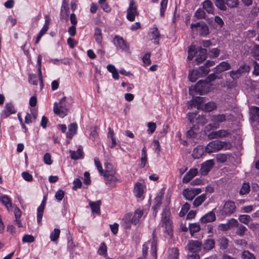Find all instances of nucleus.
Segmentation results:
<instances>
[{
  "instance_id": "13",
  "label": "nucleus",
  "mask_w": 259,
  "mask_h": 259,
  "mask_svg": "<svg viewBox=\"0 0 259 259\" xmlns=\"http://www.w3.org/2000/svg\"><path fill=\"white\" fill-rule=\"evenodd\" d=\"M136 14H137V6L134 1H131L127 10L126 18L129 21H134Z\"/></svg>"
},
{
  "instance_id": "59",
  "label": "nucleus",
  "mask_w": 259,
  "mask_h": 259,
  "mask_svg": "<svg viewBox=\"0 0 259 259\" xmlns=\"http://www.w3.org/2000/svg\"><path fill=\"white\" fill-rule=\"evenodd\" d=\"M148 129L147 132L149 134H152L155 131L156 125V123L152 122H149L147 123Z\"/></svg>"
},
{
  "instance_id": "18",
  "label": "nucleus",
  "mask_w": 259,
  "mask_h": 259,
  "mask_svg": "<svg viewBox=\"0 0 259 259\" xmlns=\"http://www.w3.org/2000/svg\"><path fill=\"white\" fill-rule=\"evenodd\" d=\"M230 135V133L228 130H221L211 132L208 135V137L210 139H217L219 138L227 137Z\"/></svg>"
},
{
  "instance_id": "58",
  "label": "nucleus",
  "mask_w": 259,
  "mask_h": 259,
  "mask_svg": "<svg viewBox=\"0 0 259 259\" xmlns=\"http://www.w3.org/2000/svg\"><path fill=\"white\" fill-rule=\"evenodd\" d=\"M241 257L242 259H255V257L253 254L250 253L248 250H245L242 252Z\"/></svg>"
},
{
  "instance_id": "16",
  "label": "nucleus",
  "mask_w": 259,
  "mask_h": 259,
  "mask_svg": "<svg viewBox=\"0 0 259 259\" xmlns=\"http://www.w3.org/2000/svg\"><path fill=\"white\" fill-rule=\"evenodd\" d=\"M16 112L14 106L12 103H6L5 109L1 113V117L3 118H6L10 115L15 113Z\"/></svg>"
},
{
  "instance_id": "5",
  "label": "nucleus",
  "mask_w": 259,
  "mask_h": 259,
  "mask_svg": "<svg viewBox=\"0 0 259 259\" xmlns=\"http://www.w3.org/2000/svg\"><path fill=\"white\" fill-rule=\"evenodd\" d=\"M210 71L204 65L201 66L197 69H194L189 72L188 77L191 82H195L199 77L206 75Z\"/></svg>"
},
{
  "instance_id": "24",
  "label": "nucleus",
  "mask_w": 259,
  "mask_h": 259,
  "mask_svg": "<svg viewBox=\"0 0 259 259\" xmlns=\"http://www.w3.org/2000/svg\"><path fill=\"white\" fill-rule=\"evenodd\" d=\"M144 214V212L142 209L140 208L137 209L134 211V214H132V219H133V224L136 225L138 224L140 221L142 217Z\"/></svg>"
},
{
  "instance_id": "35",
  "label": "nucleus",
  "mask_w": 259,
  "mask_h": 259,
  "mask_svg": "<svg viewBox=\"0 0 259 259\" xmlns=\"http://www.w3.org/2000/svg\"><path fill=\"white\" fill-rule=\"evenodd\" d=\"M202 109L205 112H210L217 108L216 104L213 102H209L202 106Z\"/></svg>"
},
{
  "instance_id": "55",
  "label": "nucleus",
  "mask_w": 259,
  "mask_h": 259,
  "mask_svg": "<svg viewBox=\"0 0 259 259\" xmlns=\"http://www.w3.org/2000/svg\"><path fill=\"white\" fill-rule=\"evenodd\" d=\"M252 56L255 59L259 60V45H255L251 50Z\"/></svg>"
},
{
  "instance_id": "53",
  "label": "nucleus",
  "mask_w": 259,
  "mask_h": 259,
  "mask_svg": "<svg viewBox=\"0 0 259 259\" xmlns=\"http://www.w3.org/2000/svg\"><path fill=\"white\" fill-rule=\"evenodd\" d=\"M228 157L226 154L219 153L216 155V160L218 162L224 163L227 161Z\"/></svg>"
},
{
  "instance_id": "29",
  "label": "nucleus",
  "mask_w": 259,
  "mask_h": 259,
  "mask_svg": "<svg viewBox=\"0 0 259 259\" xmlns=\"http://www.w3.org/2000/svg\"><path fill=\"white\" fill-rule=\"evenodd\" d=\"M183 195L186 199L191 201L196 196L192 188L185 189L183 191Z\"/></svg>"
},
{
  "instance_id": "8",
  "label": "nucleus",
  "mask_w": 259,
  "mask_h": 259,
  "mask_svg": "<svg viewBox=\"0 0 259 259\" xmlns=\"http://www.w3.org/2000/svg\"><path fill=\"white\" fill-rule=\"evenodd\" d=\"M214 72L213 73H211L209 74L206 79L205 80H199L195 85V91L197 92H201L203 91L205 87L210 82L213 81L216 78H220Z\"/></svg>"
},
{
  "instance_id": "17",
  "label": "nucleus",
  "mask_w": 259,
  "mask_h": 259,
  "mask_svg": "<svg viewBox=\"0 0 259 259\" xmlns=\"http://www.w3.org/2000/svg\"><path fill=\"white\" fill-rule=\"evenodd\" d=\"M202 246V243L198 240H190L187 246L188 250L191 252L199 251Z\"/></svg>"
},
{
  "instance_id": "40",
  "label": "nucleus",
  "mask_w": 259,
  "mask_h": 259,
  "mask_svg": "<svg viewBox=\"0 0 259 259\" xmlns=\"http://www.w3.org/2000/svg\"><path fill=\"white\" fill-rule=\"evenodd\" d=\"M116 174V170L113 166L110 163L105 164V171L103 176Z\"/></svg>"
},
{
  "instance_id": "21",
  "label": "nucleus",
  "mask_w": 259,
  "mask_h": 259,
  "mask_svg": "<svg viewBox=\"0 0 259 259\" xmlns=\"http://www.w3.org/2000/svg\"><path fill=\"white\" fill-rule=\"evenodd\" d=\"M231 65L226 61H223L218 64L214 68V72L215 73H220L223 71L228 70L231 69Z\"/></svg>"
},
{
  "instance_id": "2",
  "label": "nucleus",
  "mask_w": 259,
  "mask_h": 259,
  "mask_svg": "<svg viewBox=\"0 0 259 259\" xmlns=\"http://www.w3.org/2000/svg\"><path fill=\"white\" fill-rule=\"evenodd\" d=\"M232 147L230 143L217 140L209 142L205 147V151L207 153L216 152L222 149H230Z\"/></svg>"
},
{
  "instance_id": "1",
  "label": "nucleus",
  "mask_w": 259,
  "mask_h": 259,
  "mask_svg": "<svg viewBox=\"0 0 259 259\" xmlns=\"http://www.w3.org/2000/svg\"><path fill=\"white\" fill-rule=\"evenodd\" d=\"M170 211L167 208H165L162 213V226L164 228V236L165 238H171L173 235L172 223L170 218Z\"/></svg>"
},
{
  "instance_id": "60",
  "label": "nucleus",
  "mask_w": 259,
  "mask_h": 259,
  "mask_svg": "<svg viewBox=\"0 0 259 259\" xmlns=\"http://www.w3.org/2000/svg\"><path fill=\"white\" fill-rule=\"evenodd\" d=\"M226 5L230 8L237 7L239 2L238 0H225Z\"/></svg>"
},
{
  "instance_id": "14",
  "label": "nucleus",
  "mask_w": 259,
  "mask_h": 259,
  "mask_svg": "<svg viewBox=\"0 0 259 259\" xmlns=\"http://www.w3.org/2000/svg\"><path fill=\"white\" fill-rule=\"evenodd\" d=\"M105 180V183L109 187L113 188L115 186L116 183L119 181V176L116 174L104 175Z\"/></svg>"
},
{
  "instance_id": "23",
  "label": "nucleus",
  "mask_w": 259,
  "mask_h": 259,
  "mask_svg": "<svg viewBox=\"0 0 259 259\" xmlns=\"http://www.w3.org/2000/svg\"><path fill=\"white\" fill-rule=\"evenodd\" d=\"M198 170L197 168L190 169L184 176L183 178V182L187 183L189 182L195 176L197 175Z\"/></svg>"
},
{
  "instance_id": "27",
  "label": "nucleus",
  "mask_w": 259,
  "mask_h": 259,
  "mask_svg": "<svg viewBox=\"0 0 259 259\" xmlns=\"http://www.w3.org/2000/svg\"><path fill=\"white\" fill-rule=\"evenodd\" d=\"M220 248L222 250L226 249L229 246V240L225 237H221L217 240Z\"/></svg>"
},
{
  "instance_id": "63",
  "label": "nucleus",
  "mask_w": 259,
  "mask_h": 259,
  "mask_svg": "<svg viewBox=\"0 0 259 259\" xmlns=\"http://www.w3.org/2000/svg\"><path fill=\"white\" fill-rule=\"evenodd\" d=\"M64 192L62 190L60 189L56 192L55 197L58 201H60L64 198Z\"/></svg>"
},
{
  "instance_id": "54",
  "label": "nucleus",
  "mask_w": 259,
  "mask_h": 259,
  "mask_svg": "<svg viewBox=\"0 0 259 259\" xmlns=\"http://www.w3.org/2000/svg\"><path fill=\"white\" fill-rule=\"evenodd\" d=\"M190 207V204L186 202L182 206L180 212H179V215L181 217H184L186 213L189 210Z\"/></svg>"
},
{
  "instance_id": "9",
  "label": "nucleus",
  "mask_w": 259,
  "mask_h": 259,
  "mask_svg": "<svg viewBox=\"0 0 259 259\" xmlns=\"http://www.w3.org/2000/svg\"><path fill=\"white\" fill-rule=\"evenodd\" d=\"M250 66L247 64H243L239 66L236 70H232L229 72L231 77L235 80L239 78L241 76L249 72Z\"/></svg>"
},
{
  "instance_id": "12",
  "label": "nucleus",
  "mask_w": 259,
  "mask_h": 259,
  "mask_svg": "<svg viewBox=\"0 0 259 259\" xmlns=\"http://www.w3.org/2000/svg\"><path fill=\"white\" fill-rule=\"evenodd\" d=\"M214 164V163L212 159L208 160L203 162L199 170L200 174L203 176L207 175Z\"/></svg>"
},
{
  "instance_id": "50",
  "label": "nucleus",
  "mask_w": 259,
  "mask_h": 259,
  "mask_svg": "<svg viewBox=\"0 0 259 259\" xmlns=\"http://www.w3.org/2000/svg\"><path fill=\"white\" fill-rule=\"evenodd\" d=\"M169 257L170 259L179 258V250L177 248H172L169 251Z\"/></svg>"
},
{
  "instance_id": "44",
  "label": "nucleus",
  "mask_w": 259,
  "mask_h": 259,
  "mask_svg": "<svg viewBox=\"0 0 259 259\" xmlns=\"http://www.w3.org/2000/svg\"><path fill=\"white\" fill-rule=\"evenodd\" d=\"M152 39L154 40V43L158 45L160 37V33L157 28H154L152 31Z\"/></svg>"
},
{
  "instance_id": "47",
  "label": "nucleus",
  "mask_w": 259,
  "mask_h": 259,
  "mask_svg": "<svg viewBox=\"0 0 259 259\" xmlns=\"http://www.w3.org/2000/svg\"><path fill=\"white\" fill-rule=\"evenodd\" d=\"M250 185L248 183H243L240 190L239 194L240 195H245L248 194L250 191Z\"/></svg>"
},
{
  "instance_id": "62",
  "label": "nucleus",
  "mask_w": 259,
  "mask_h": 259,
  "mask_svg": "<svg viewBox=\"0 0 259 259\" xmlns=\"http://www.w3.org/2000/svg\"><path fill=\"white\" fill-rule=\"evenodd\" d=\"M193 126L187 131L186 133V136L187 138H192L195 135V132H194V130H196L197 127H196V124H192Z\"/></svg>"
},
{
  "instance_id": "32",
  "label": "nucleus",
  "mask_w": 259,
  "mask_h": 259,
  "mask_svg": "<svg viewBox=\"0 0 259 259\" xmlns=\"http://www.w3.org/2000/svg\"><path fill=\"white\" fill-rule=\"evenodd\" d=\"M206 195L202 194L196 197L193 202V207L196 208L199 206L206 200Z\"/></svg>"
},
{
  "instance_id": "26",
  "label": "nucleus",
  "mask_w": 259,
  "mask_h": 259,
  "mask_svg": "<svg viewBox=\"0 0 259 259\" xmlns=\"http://www.w3.org/2000/svg\"><path fill=\"white\" fill-rule=\"evenodd\" d=\"M215 215L214 212L210 211L205 214L200 219L202 223L205 224L214 221L215 220Z\"/></svg>"
},
{
  "instance_id": "46",
  "label": "nucleus",
  "mask_w": 259,
  "mask_h": 259,
  "mask_svg": "<svg viewBox=\"0 0 259 259\" xmlns=\"http://www.w3.org/2000/svg\"><path fill=\"white\" fill-rule=\"evenodd\" d=\"M28 80H29V83L34 84V85H37L38 83V80H39L40 86L43 85L42 83V84L41 83L40 80L39 79V76H38V77L36 74H30L29 76Z\"/></svg>"
},
{
  "instance_id": "19",
  "label": "nucleus",
  "mask_w": 259,
  "mask_h": 259,
  "mask_svg": "<svg viewBox=\"0 0 259 259\" xmlns=\"http://www.w3.org/2000/svg\"><path fill=\"white\" fill-rule=\"evenodd\" d=\"M132 213H126L122 219L121 225L125 229H130L133 224Z\"/></svg>"
},
{
  "instance_id": "52",
  "label": "nucleus",
  "mask_w": 259,
  "mask_h": 259,
  "mask_svg": "<svg viewBox=\"0 0 259 259\" xmlns=\"http://www.w3.org/2000/svg\"><path fill=\"white\" fill-rule=\"evenodd\" d=\"M238 220L241 223L248 225L251 221V218L248 215L241 214L239 216Z\"/></svg>"
},
{
  "instance_id": "11",
  "label": "nucleus",
  "mask_w": 259,
  "mask_h": 259,
  "mask_svg": "<svg viewBox=\"0 0 259 259\" xmlns=\"http://www.w3.org/2000/svg\"><path fill=\"white\" fill-rule=\"evenodd\" d=\"M236 209L235 203L231 200L226 201L222 208V212L226 215H230L234 213Z\"/></svg>"
},
{
  "instance_id": "30",
  "label": "nucleus",
  "mask_w": 259,
  "mask_h": 259,
  "mask_svg": "<svg viewBox=\"0 0 259 259\" xmlns=\"http://www.w3.org/2000/svg\"><path fill=\"white\" fill-rule=\"evenodd\" d=\"M101 204V202L100 200H98L95 202H92L91 201H89V205L91 208L92 211L93 212H95L96 213H100V207Z\"/></svg>"
},
{
  "instance_id": "51",
  "label": "nucleus",
  "mask_w": 259,
  "mask_h": 259,
  "mask_svg": "<svg viewBox=\"0 0 259 259\" xmlns=\"http://www.w3.org/2000/svg\"><path fill=\"white\" fill-rule=\"evenodd\" d=\"M60 230L59 229H55L50 234V239L52 241H56L59 237Z\"/></svg>"
},
{
  "instance_id": "37",
  "label": "nucleus",
  "mask_w": 259,
  "mask_h": 259,
  "mask_svg": "<svg viewBox=\"0 0 259 259\" xmlns=\"http://www.w3.org/2000/svg\"><path fill=\"white\" fill-rule=\"evenodd\" d=\"M71 158L74 160L78 159L82 157L83 152L81 149L78 148L76 151L70 150Z\"/></svg>"
},
{
  "instance_id": "38",
  "label": "nucleus",
  "mask_w": 259,
  "mask_h": 259,
  "mask_svg": "<svg viewBox=\"0 0 259 259\" xmlns=\"http://www.w3.org/2000/svg\"><path fill=\"white\" fill-rule=\"evenodd\" d=\"M97 253L104 257H106L107 255V246L105 243L102 242L98 249Z\"/></svg>"
},
{
  "instance_id": "4",
  "label": "nucleus",
  "mask_w": 259,
  "mask_h": 259,
  "mask_svg": "<svg viewBox=\"0 0 259 259\" xmlns=\"http://www.w3.org/2000/svg\"><path fill=\"white\" fill-rule=\"evenodd\" d=\"M66 98H62L59 103L55 102L54 104L53 111L55 114L60 117H64L67 115L68 109L66 106Z\"/></svg>"
},
{
  "instance_id": "49",
  "label": "nucleus",
  "mask_w": 259,
  "mask_h": 259,
  "mask_svg": "<svg viewBox=\"0 0 259 259\" xmlns=\"http://www.w3.org/2000/svg\"><path fill=\"white\" fill-rule=\"evenodd\" d=\"M237 227L238 228L236 231V234L241 237L243 236L245 234V233L247 230V228L245 226L241 224H239Z\"/></svg>"
},
{
  "instance_id": "10",
  "label": "nucleus",
  "mask_w": 259,
  "mask_h": 259,
  "mask_svg": "<svg viewBox=\"0 0 259 259\" xmlns=\"http://www.w3.org/2000/svg\"><path fill=\"white\" fill-rule=\"evenodd\" d=\"M191 28L196 29L197 31H199L200 35L205 36L209 33V28L207 24L203 21L192 24Z\"/></svg>"
},
{
  "instance_id": "6",
  "label": "nucleus",
  "mask_w": 259,
  "mask_h": 259,
  "mask_svg": "<svg viewBox=\"0 0 259 259\" xmlns=\"http://www.w3.org/2000/svg\"><path fill=\"white\" fill-rule=\"evenodd\" d=\"M187 117L190 122L192 124H196L197 127L199 125L203 126L207 122V119L203 115H198L197 117V114L195 113H188Z\"/></svg>"
},
{
  "instance_id": "57",
  "label": "nucleus",
  "mask_w": 259,
  "mask_h": 259,
  "mask_svg": "<svg viewBox=\"0 0 259 259\" xmlns=\"http://www.w3.org/2000/svg\"><path fill=\"white\" fill-rule=\"evenodd\" d=\"M168 0H162L160 3V13L161 17H164L165 11L167 8Z\"/></svg>"
},
{
  "instance_id": "15",
  "label": "nucleus",
  "mask_w": 259,
  "mask_h": 259,
  "mask_svg": "<svg viewBox=\"0 0 259 259\" xmlns=\"http://www.w3.org/2000/svg\"><path fill=\"white\" fill-rule=\"evenodd\" d=\"M207 50L205 49L198 48L196 50L195 61L197 64L202 63L206 59Z\"/></svg>"
},
{
  "instance_id": "36",
  "label": "nucleus",
  "mask_w": 259,
  "mask_h": 259,
  "mask_svg": "<svg viewBox=\"0 0 259 259\" xmlns=\"http://www.w3.org/2000/svg\"><path fill=\"white\" fill-rule=\"evenodd\" d=\"M250 114L253 121L259 122V107H252L250 108Z\"/></svg>"
},
{
  "instance_id": "64",
  "label": "nucleus",
  "mask_w": 259,
  "mask_h": 259,
  "mask_svg": "<svg viewBox=\"0 0 259 259\" xmlns=\"http://www.w3.org/2000/svg\"><path fill=\"white\" fill-rule=\"evenodd\" d=\"M253 70L252 73L255 76L259 75V64L256 61L253 62Z\"/></svg>"
},
{
  "instance_id": "31",
  "label": "nucleus",
  "mask_w": 259,
  "mask_h": 259,
  "mask_svg": "<svg viewBox=\"0 0 259 259\" xmlns=\"http://www.w3.org/2000/svg\"><path fill=\"white\" fill-rule=\"evenodd\" d=\"M203 8L208 13L212 14L213 12V4L210 0H205L202 3Z\"/></svg>"
},
{
  "instance_id": "42",
  "label": "nucleus",
  "mask_w": 259,
  "mask_h": 259,
  "mask_svg": "<svg viewBox=\"0 0 259 259\" xmlns=\"http://www.w3.org/2000/svg\"><path fill=\"white\" fill-rule=\"evenodd\" d=\"M190 233L192 236L195 233L199 232L200 230V226L198 223L190 224L189 226Z\"/></svg>"
},
{
  "instance_id": "48",
  "label": "nucleus",
  "mask_w": 259,
  "mask_h": 259,
  "mask_svg": "<svg viewBox=\"0 0 259 259\" xmlns=\"http://www.w3.org/2000/svg\"><path fill=\"white\" fill-rule=\"evenodd\" d=\"M45 24L42 27V28L41 29V30L39 32V34H40V35H44L45 34L46 32L48 31V30L49 29V25H50V18L48 16H45Z\"/></svg>"
},
{
  "instance_id": "34",
  "label": "nucleus",
  "mask_w": 259,
  "mask_h": 259,
  "mask_svg": "<svg viewBox=\"0 0 259 259\" xmlns=\"http://www.w3.org/2000/svg\"><path fill=\"white\" fill-rule=\"evenodd\" d=\"M134 193L137 198H141L143 194V185L140 183H137L134 188Z\"/></svg>"
},
{
  "instance_id": "25",
  "label": "nucleus",
  "mask_w": 259,
  "mask_h": 259,
  "mask_svg": "<svg viewBox=\"0 0 259 259\" xmlns=\"http://www.w3.org/2000/svg\"><path fill=\"white\" fill-rule=\"evenodd\" d=\"M215 246V241L211 238H208L204 240L202 246L203 250L208 251L212 250Z\"/></svg>"
},
{
  "instance_id": "39",
  "label": "nucleus",
  "mask_w": 259,
  "mask_h": 259,
  "mask_svg": "<svg viewBox=\"0 0 259 259\" xmlns=\"http://www.w3.org/2000/svg\"><path fill=\"white\" fill-rule=\"evenodd\" d=\"M141 161V166L143 168L145 166L147 161V155L146 146H144L142 149Z\"/></svg>"
},
{
  "instance_id": "45",
  "label": "nucleus",
  "mask_w": 259,
  "mask_h": 259,
  "mask_svg": "<svg viewBox=\"0 0 259 259\" xmlns=\"http://www.w3.org/2000/svg\"><path fill=\"white\" fill-rule=\"evenodd\" d=\"M215 6L221 10L226 11V2L225 0H215L214 1Z\"/></svg>"
},
{
  "instance_id": "20",
  "label": "nucleus",
  "mask_w": 259,
  "mask_h": 259,
  "mask_svg": "<svg viewBox=\"0 0 259 259\" xmlns=\"http://www.w3.org/2000/svg\"><path fill=\"white\" fill-rule=\"evenodd\" d=\"M47 197L45 196L44 199L37 209V222L39 224H41V222L42 220L44 211L45 209V207L46 203Z\"/></svg>"
},
{
  "instance_id": "33",
  "label": "nucleus",
  "mask_w": 259,
  "mask_h": 259,
  "mask_svg": "<svg viewBox=\"0 0 259 259\" xmlns=\"http://www.w3.org/2000/svg\"><path fill=\"white\" fill-rule=\"evenodd\" d=\"M0 201L4 204L8 210L11 208L12 202L10 198L5 195H3L0 197Z\"/></svg>"
},
{
  "instance_id": "41",
  "label": "nucleus",
  "mask_w": 259,
  "mask_h": 259,
  "mask_svg": "<svg viewBox=\"0 0 259 259\" xmlns=\"http://www.w3.org/2000/svg\"><path fill=\"white\" fill-rule=\"evenodd\" d=\"M107 70L112 74L113 77L115 79H119V74L114 65L109 64L107 66Z\"/></svg>"
},
{
  "instance_id": "61",
  "label": "nucleus",
  "mask_w": 259,
  "mask_h": 259,
  "mask_svg": "<svg viewBox=\"0 0 259 259\" xmlns=\"http://www.w3.org/2000/svg\"><path fill=\"white\" fill-rule=\"evenodd\" d=\"M94 162L99 172V173L103 175L104 174V170L102 168V165L101 162H100L99 159L97 157L94 158Z\"/></svg>"
},
{
  "instance_id": "56",
  "label": "nucleus",
  "mask_w": 259,
  "mask_h": 259,
  "mask_svg": "<svg viewBox=\"0 0 259 259\" xmlns=\"http://www.w3.org/2000/svg\"><path fill=\"white\" fill-rule=\"evenodd\" d=\"M196 57V51L194 46H191L188 50V56L187 59L190 60H193Z\"/></svg>"
},
{
  "instance_id": "3",
  "label": "nucleus",
  "mask_w": 259,
  "mask_h": 259,
  "mask_svg": "<svg viewBox=\"0 0 259 259\" xmlns=\"http://www.w3.org/2000/svg\"><path fill=\"white\" fill-rule=\"evenodd\" d=\"M227 114H218L211 115L210 120L212 122L208 124L205 127V131H209L212 129L218 128L220 126V123L226 121L227 119Z\"/></svg>"
},
{
  "instance_id": "22",
  "label": "nucleus",
  "mask_w": 259,
  "mask_h": 259,
  "mask_svg": "<svg viewBox=\"0 0 259 259\" xmlns=\"http://www.w3.org/2000/svg\"><path fill=\"white\" fill-rule=\"evenodd\" d=\"M206 153L205 147L204 148L202 146L199 145L194 149L192 155L194 158L198 159Z\"/></svg>"
},
{
  "instance_id": "43",
  "label": "nucleus",
  "mask_w": 259,
  "mask_h": 259,
  "mask_svg": "<svg viewBox=\"0 0 259 259\" xmlns=\"http://www.w3.org/2000/svg\"><path fill=\"white\" fill-rule=\"evenodd\" d=\"M94 37L96 42L98 44L101 43L102 41V30L100 28L96 27L95 30Z\"/></svg>"
},
{
  "instance_id": "28",
  "label": "nucleus",
  "mask_w": 259,
  "mask_h": 259,
  "mask_svg": "<svg viewBox=\"0 0 259 259\" xmlns=\"http://www.w3.org/2000/svg\"><path fill=\"white\" fill-rule=\"evenodd\" d=\"M77 125L76 123H71L68 126V131L66 133L68 138L71 139L76 133Z\"/></svg>"
},
{
  "instance_id": "7",
  "label": "nucleus",
  "mask_w": 259,
  "mask_h": 259,
  "mask_svg": "<svg viewBox=\"0 0 259 259\" xmlns=\"http://www.w3.org/2000/svg\"><path fill=\"white\" fill-rule=\"evenodd\" d=\"M112 42L117 50L127 52L130 50V44L119 35H115L113 38Z\"/></svg>"
}]
</instances>
